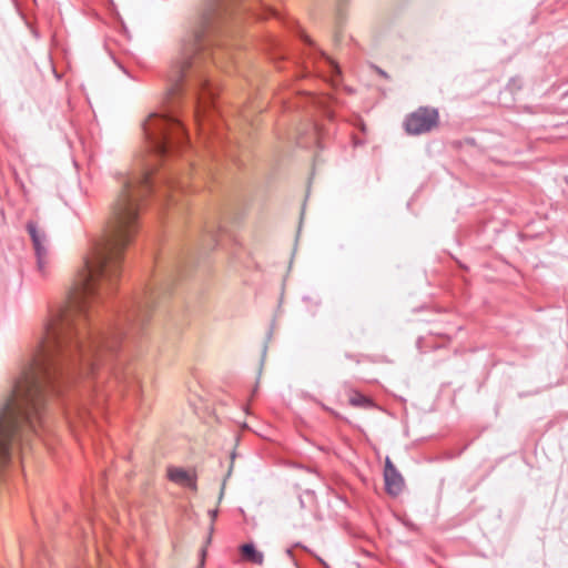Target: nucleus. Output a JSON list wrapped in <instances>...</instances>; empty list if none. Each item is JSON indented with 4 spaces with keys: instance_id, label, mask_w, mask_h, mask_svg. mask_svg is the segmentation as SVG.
<instances>
[{
    "instance_id": "nucleus-5",
    "label": "nucleus",
    "mask_w": 568,
    "mask_h": 568,
    "mask_svg": "<svg viewBox=\"0 0 568 568\" xmlns=\"http://www.w3.org/2000/svg\"><path fill=\"white\" fill-rule=\"evenodd\" d=\"M438 122L439 113L437 109L420 106L406 116L404 125L408 134L419 135L435 129Z\"/></svg>"
},
{
    "instance_id": "nucleus-13",
    "label": "nucleus",
    "mask_w": 568,
    "mask_h": 568,
    "mask_svg": "<svg viewBox=\"0 0 568 568\" xmlns=\"http://www.w3.org/2000/svg\"><path fill=\"white\" fill-rule=\"evenodd\" d=\"M349 402L353 406L368 407L372 405L371 400L361 394H354L349 398Z\"/></svg>"
},
{
    "instance_id": "nucleus-3",
    "label": "nucleus",
    "mask_w": 568,
    "mask_h": 568,
    "mask_svg": "<svg viewBox=\"0 0 568 568\" xmlns=\"http://www.w3.org/2000/svg\"><path fill=\"white\" fill-rule=\"evenodd\" d=\"M143 130L150 149L159 155L180 144L184 136L183 126L170 105L160 113H151L143 123Z\"/></svg>"
},
{
    "instance_id": "nucleus-1",
    "label": "nucleus",
    "mask_w": 568,
    "mask_h": 568,
    "mask_svg": "<svg viewBox=\"0 0 568 568\" xmlns=\"http://www.w3.org/2000/svg\"><path fill=\"white\" fill-rule=\"evenodd\" d=\"M152 186L149 171L124 181L105 234L84 257L67 302L43 323L30 358L0 404V434L36 433L45 396L64 375H90L97 365L105 364L120 379L129 345L149 318L150 300L134 304L125 326L95 337L90 322L95 305L115 286L123 252L138 231L140 201Z\"/></svg>"
},
{
    "instance_id": "nucleus-17",
    "label": "nucleus",
    "mask_w": 568,
    "mask_h": 568,
    "mask_svg": "<svg viewBox=\"0 0 568 568\" xmlns=\"http://www.w3.org/2000/svg\"><path fill=\"white\" fill-rule=\"evenodd\" d=\"M379 74L386 75L382 70H378Z\"/></svg>"
},
{
    "instance_id": "nucleus-2",
    "label": "nucleus",
    "mask_w": 568,
    "mask_h": 568,
    "mask_svg": "<svg viewBox=\"0 0 568 568\" xmlns=\"http://www.w3.org/2000/svg\"><path fill=\"white\" fill-rule=\"evenodd\" d=\"M240 0H201L186 17L184 26L191 36H210L235 31L234 17Z\"/></svg>"
},
{
    "instance_id": "nucleus-8",
    "label": "nucleus",
    "mask_w": 568,
    "mask_h": 568,
    "mask_svg": "<svg viewBox=\"0 0 568 568\" xmlns=\"http://www.w3.org/2000/svg\"><path fill=\"white\" fill-rule=\"evenodd\" d=\"M384 478L388 494L396 496L403 490L404 479L392 464L389 458H386Z\"/></svg>"
},
{
    "instance_id": "nucleus-15",
    "label": "nucleus",
    "mask_w": 568,
    "mask_h": 568,
    "mask_svg": "<svg viewBox=\"0 0 568 568\" xmlns=\"http://www.w3.org/2000/svg\"><path fill=\"white\" fill-rule=\"evenodd\" d=\"M209 514H210L212 520H214L217 516V509L210 510Z\"/></svg>"
},
{
    "instance_id": "nucleus-11",
    "label": "nucleus",
    "mask_w": 568,
    "mask_h": 568,
    "mask_svg": "<svg viewBox=\"0 0 568 568\" xmlns=\"http://www.w3.org/2000/svg\"><path fill=\"white\" fill-rule=\"evenodd\" d=\"M242 556L245 560L256 564V565H263L264 562V555L256 550L253 544H245L241 547Z\"/></svg>"
},
{
    "instance_id": "nucleus-4",
    "label": "nucleus",
    "mask_w": 568,
    "mask_h": 568,
    "mask_svg": "<svg viewBox=\"0 0 568 568\" xmlns=\"http://www.w3.org/2000/svg\"><path fill=\"white\" fill-rule=\"evenodd\" d=\"M27 231L32 241L37 270L42 276H45L52 264L51 245L48 235L42 227L32 221L27 223Z\"/></svg>"
},
{
    "instance_id": "nucleus-10",
    "label": "nucleus",
    "mask_w": 568,
    "mask_h": 568,
    "mask_svg": "<svg viewBox=\"0 0 568 568\" xmlns=\"http://www.w3.org/2000/svg\"><path fill=\"white\" fill-rule=\"evenodd\" d=\"M85 407H79L75 412L69 414V423L74 432H79L81 427H88L90 416Z\"/></svg>"
},
{
    "instance_id": "nucleus-16",
    "label": "nucleus",
    "mask_w": 568,
    "mask_h": 568,
    "mask_svg": "<svg viewBox=\"0 0 568 568\" xmlns=\"http://www.w3.org/2000/svg\"><path fill=\"white\" fill-rule=\"evenodd\" d=\"M223 494H224V486L221 489L220 499L223 497Z\"/></svg>"
},
{
    "instance_id": "nucleus-9",
    "label": "nucleus",
    "mask_w": 568,
    "mask_h": 568,
    "mask_svg": "<svg viewBox=\"0 0 568 568\" xmlns=\"http://www.w3.org/2000/svg\"><path fill=\"white\" fill-rule=\"evenodd\" d=\"M168 477L171 481L196 490V477L193 473L179 467H169Z\"/></svg>"
},
{
    "instance_id": "nucleus-6",
    "label": "nucleus",
    "mask_w": 568,
    "mask_h": 568,
    "mask_svg": "<svg viewBox=\"0 0 568 568\" xmlns=\"http://www.w3.org/2000/svg\"><path fill=\"white\" fill-rule=\"evenodd\" d=\"M201 50H203V44L200 42V38H194L190 47L183 53L180 64L175 67L170 74L172 87L169 93L171 95L178 92L179 82L186 75L187 68L196 63L197 58L195 55H197Z\"/></svg>"
},
{
    "instance_id": "nucleus-12",
    "label": "nucleus",
    "mask_w": 568,
    "mask_h": 568,
    "mask_svg": "<svg viewBox=\"0 0 568 568\" xmlns=\"http://www.w3.org/2000/svg\"><path fill=\"white\" fill-rule=\"evenodd\" d=\"M351 0H335V23L341 26L346 20V9Z\"/></svg>"
},
{
    "instance_id": "nucleus-7",
    "label": "nucleus",
    "mask_w": 568,
    "mask_h": 568,
    "mask_svg": "<svg viewBox=\"0 0 568 568\" xmlns=\"http://www.w3.org/2000/svg\"><path fill=\"white\" fill-rule=\"evenodd\" d=\"M196 87H197L199 93H197V105H196V110H195V119L197 122H201L202 116L207 109L209 101L213 97V89L211 88L209 81L202 75H200L197 78Z\"/></svg>"
},
{
    "instance_id": "nucleus-14",
    "label": "nucleus",
    "mask_w": 568,
    "mask_h": 568,
    "mask_svg": "<svg viewBox=\"0 0 568 568\" xmlns=\"http://www.w3.org/2000/svg\"><path fill=\"white\" fill-rule=\"evenodd\" d=\"M326 59L328 60V62H329V64L332 65V68H333L337 73H339V68H338V65H337L333 60H331L329 58H326Z\"/></svg>"
}]
</instances>
